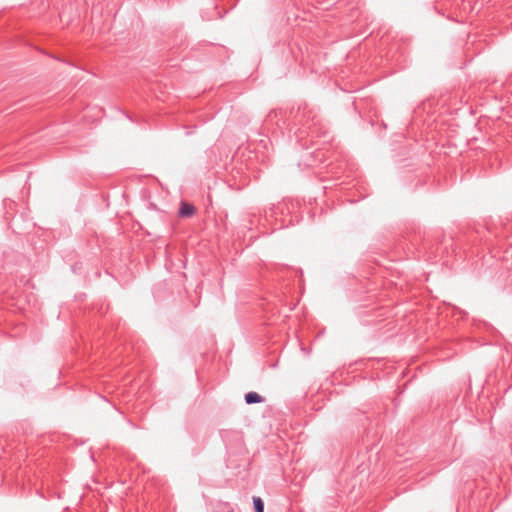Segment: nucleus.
<instances>
[{"instance_id": "f257e3e1", "label": "nucleus", "mask_w": 512, "mask_h": 512, "mask_svg": "<svg viewBox=\"0 0 512 512\" xmlns=\"http://www.w3.org/2000/svg\"><path fill=\"white\" fill-rule=\"evenodd\" d=\"M294 113L295 122L303 126L308 125L309 122L313 121L315 118L314 112L311 109H309L306 103L299 105Z\"/></svg>"}, {"instance_id": "f03ea898", "label": "nucleus", "mask_w": 512, "mask_h": 512, "mask_svg": "<svg viewBox=\"0 0 512 512\" xmlns=\"http://www.w3.org/2000/svg\"><path fill=\"white\" fill-rule=\"evenodd\" d=\"M195 213V208L193 205L183 202L179 209V215L181 217H191Z\"/></svg>"}, {"instance_id": "7ed1b4c3", "label": "nucleus", "mask_w": 512, "mask_h": 512, "mask_svg": "<svg viewBox=\"0 0 512 512\" xmlns=\"http://www.w3.org/2000/svg\"><path fill=\"white\" fill-rule=\"evenodd\" d=\"M245 401L247 404H256L263 401V397L256 392H248L245 395Z\"/></svg>"}, {"instance_id": "20e7f679", "label": "nucleus", "mask_w": 512, "mask_h": 512, "mask_svg": "<svg viewBox=\"0 0 512 512\" xmlns=\"http://www.w3.org/2000/svg\"><path fill=\"white\" fill-rule=\"evenodd\" d=\"M253 504L256 512H264V503L260 497H253Z\"/></svg>"}]
</instances>
